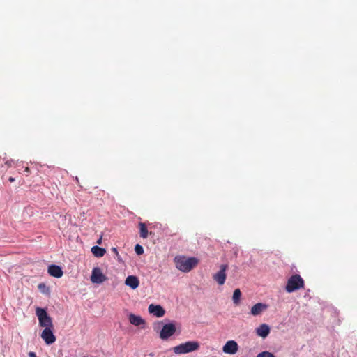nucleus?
<instances>
[{
  "label": "nucleus",
  "mask_w": 357,
  "mask_h": 357,
  "mask_svg": "<svg viewBox=\"0 0 357 357\" xmlns=\"http://www.w3.org/2000/svg\"><path fill=\"white\" fill-rule=\"evenodd\" d=\"M125 284L130 287L132 289H135L139 287V279L135 275H129L125 280Z\"/></svg>",
  "instance_id": "nucleus-14"
},
{
  "label": "nucleus",
  "mask_w": 357,
  "mask_h": 357,
  "mask_svg": "<svg viewBox=\"0 0 357 357\" xmlns=\"http://www.w3.org/2000/svg\"><path fill=\"white\" fill-rule=\"evenodd\" d=\"M241 297V290L239 289H235L234 291V294H233L232 300H233L234 303L236 305H238L240 303Z\"/></svg>",
  "instance_id": "nucleus-18"
},
{
  "label": "nucleus",
  "mask_w": 357,
  "mask_h": 357,
  "mask_svg": "<svg viewBox=\"0 0 357 357\" xmlns=\"http://www.w3.org/2000/svg\"><path fill=\"white\" fill-rule=\"evenodd\" d=\"M176 328L174 322L166 324L160 331V337L163 340H166L172 336L176 333Z\"/></svg>",
  "instance_id": "nucleus-5"
},
{
  "label": "nucleus",
  "mask_w": 357,
  "mask_h": 357,
  "mask_svg": "<svg viewBox=\"0 0 357 357\" xmlns=\"http://www.w3.org/2000/svg\"><path fill=\"white\" fill-rule=\"evenodd\" d=\"M75 179H76L77 183L79 184V179H78V178H77V177H76V178H75Z\"/></svg>",
  "instance_id": "nucleus-27"
},
{
  "label": "nucleus",
  "mask_w": 357,
  "mask_h": 357,
  "mask_svg": "<svg viewBox=\"0 0 357 357\" xmlns=\"http://www.w3.org/2000/svg\"><path fill=\"white\" fill-rule=\"evenodd\" d=\"M267 308H268V305L266 304H264L262 303H258L252 307L250 313L253 316H257V315L261 314Z\"/></svg>",
  "instance_id": "nucleus-12"
},
{
  "label": "nucleus",
  "mask_w": 357,
  "mask_h": 357,
  "mask_svg": "<svg viewBox=\"0 0 357 357\" xmlns=\"http://www.w3.org/2000/svg\"><path fill=\"white\" fill-rule=\"evenodd\" d=\"M107 280L106 275H105L100 268L95 267L92 270L91 275V281L93 283L101 284Z\"/></svg>",
  "instance_id": "nucleus-6"
},
{
  "label": "nucleus",
  "mask_w": 357,
  "mask_h": 357,
  "mask_svg": "<svg viewBox=\"0 0 357 357\" xmlns=\"http://www.w3.org/2000/svg\"><path fill=\"white\" fill-rule=\"evenodd\" d=\"M228 268L227 264H222L220 271L213 275V279L219 285H222L225 282L227 278L226 271Z\"/></svg>",
  "instance_id": "nucleus-7"
},
{
  "label": "nucleus",
  "mask_w": 357,
  "mask_h": 357,
  "mask_svg": "<svg viewBox=\"0 0 357 357\" xmlns=\"http://www.w3.org/2000/svg\"><path fill=\"white\" fill-rule=\"evenodd\" d=\"M135 251L137 255H140L144 253V248L142 245L137 244L135 247Z\"/></svg>",
  "instance_id": "nucleus-19"
},
{
  "label": "nucleus",
  "mask_w": 357,
  "mask_h": 357,
  "mask_svg": "<svg viewBox=\"0 0 357 357\" xmlns=\"http://www.w3.org/2000/svg\"><path fill=\"white\" fill-rule=\"evenodd\" d=\"M257 357H275V356L268 351H263L259 353Z\"/></svg>",
  "instance_id": "nucleus-20"
},
{
  "label": "nucleus",
  "mask_w": 357,
  "mask_h": 357,
  "mask_svg": "<svg viewBox=\"0 0 357 357\" xmlns=\"http://www.w3.org/2000/svg\"><path fill=\"white\" fill-rule=\"evenodd\" d=\"M200 344L197 341H188L173 347V351L176 354H183L197 351Z\"/></svg>",
  "instance_id": "nucleus-2"
},
{
  "label": "nucleus",
  "mask_w": 357,
  "mask_h": 357,
  "mask_svg": "<svg viewBox=\"0 0 357 357\" xmlns=\"http://www.w3.org/2000/svg\"><path fill=\"white\" fill-rule=\"evenodd\" d=\"M256 333L258 336L264 338L270 333V327L266 324H262L256 329Z\"/></svg>",
  "instance_id": "nucleus-15"
},
{
  "label": "nucleus",
  "mask_w": 357,
  "mask_h": 357,
  "mask_svg": "<svg viewBox=\"0 0 357 357\" xmlns=\"http://www.w3.org/2000/svg\"><path fill=\"white\" fill-rule=\"evenodd\" d=\"M29 357H37V356H36V353H34V352H33V351H30V352L29 353Z\"/></svg>",
  "instance_id": "nucleus-23"
},
{
  "label": "nucleus",
  "mask_w": 357,
  "mask_h": 357,
  "mask_svg": "<svg viewBox=\"0 0 357 357\" xmlns=\"http://www.w3.org/2000/svg\"><path fill=\"white\" fill-rule=\"evenodd\" d=\"M139 236L142 238H147L149 236L148 227L146 223L139 222Z\"/></svg>",
  "instance_id": "nucleus-16"
},
{
  "label": "nucleus",
  "mask_w": 357,
  "mask_h": 357,
  "mask_svg": "<svg viewBox=\"0 0 357 357\" xmlns=\"http://www.w3.org/2000/svg\"><path fill=\"white\" fill-rule=\"evenodd\" d=\"M48 273L51 276L59 278L63 275V271L60 266L52 264L48 267Z\"/></svg>",
  "instance_id": "nucleus-13"
},
{
  "label": "nucleus",
  "mask_w": 357,
  "mask_h": 357,
  "mask_svg": "<svg viewBox=\"0 0 357 357\" xmlns=\"http://www.w3.org/2000/svg\"><path fill=\"white\" fill-rule=\"evenodd\" d=\"M54 328H45L41 333V338L47 344H52L56 341V337L53 333Z\"/></svg>",
  "instance_id": "nucleus-8"
},
{
  "label": "nucleus",
  "mask_w": 357,
  "mask_h": 357,
  "mask_svg": "<svg viewBox=\"0 0 357 357\" xmlns=\"http://www.w3.org/2000/svg\"><path fill=\"white\" fill-rule=\"evenodd\" d=\"M129 321L131 324L135 326H141L142 328H145L146 321L142 317L135 315L134 314H130L128 316Z\"/></svg>",
  "instance_id": "nucleus-10"
},
{
  "label": "nucleus",
  "mask_w": 357,
  "mask_h": 357,
  "mask_svg": "<svg viewBox=\"0 0 357 357\" xmlns=\"http://www.w3.org/2000/svg\"><path fill=\"white\" fill-rule=\"evenodd\" d=\"M38 288L41 290L43 292H45L44 289H46V285L44 283H40L38 284Z\"/></svg>",
  "instance_id": "nucleus-21"
},
{
  "label": "nucleus",
  "mask_w": 357,
  "mask_h": 357,
  "mask_svg": "<svg viewBox=\"0 0 357 357\" xmlns=\"http://www.w3.org/2000/svg\"><path fill=\"white\" fill-rule=\"evenodd\" d=\"M304 287V280L300 275L295 274L291 275L287 280L285 290L288 293L294 292Z\"/></svg>",
  "instance_id": "nucleus-3"
},
{
  "label": "nucleus",
  "mask_w": 357,
  "mask_h": 357,
  "mask_svg": "<svg viewBox=\"0 0 357 357\" xmlns=\"http://www.w3.org/2000/svg\"><path fill=\"white\" fill-rule=\"evenodd\" d=\"M198 259L195 257H186L177 256L174 258L176 267L181 271L188 273L198 264Z\"/></svg>",
  "instance_id": "nucleus-1"
},
{
  "label": "nucleus",
  "mask_w": 357,
  "mask_h": 357,
  "mask_svg": "<svg viewBox=\"0 0 357 357\" xmlns=\"http://www.w3.org/2000/svg\"><path fill=\"white\" fill-rule=\"evenodd\" d=\"M8 181H9L10 182H13V181H15V178H13V177H10V178H8Z\"/></svg>",
  "instance_id": "nucleus-25"
},
{
  "label": "nucleus",
  "mask_w": 357,
  "mask_h": 357,
  "mask_svg": "<svg viewBox=\"0 0 357 357\" xmlns=\"http://www.w3.org/2000/svg\"><path fill=\"white\" fill-rule=\"evenodd\" d=\"M238 346L236 341L229 340L222 347V351L225 354H234L238 351Z\"/></svg>",
  "instance_id": "nucleus-9"
},
{
  "label": "nucleus",
  "mask_w": 357,
  "mask_h": 357,
  "mask_svg": "<svg viewBox=\"0 0 357 357\" xmlns=\"http://www.w3.org/2000/svg\"><path fill=\"white\" fill-rule=\"evenodd\" d=\"M112 251L118 257V259H119V255L117 249L116 248H112Z\"/></svg>",
  "instance_id": "nucleus-22"
},
{
  "label": "nucleus",
  "mask_w": 357,
  "mask_h": 357,
  "mask_svg": "<svg viewBox=\"0 0 357 357\" xmlns=\"http://www.w3.org/2000/svg\"><path fill=\"white\" fill-rule=\"evenodd\" d=\"M101 241H102V239H101V238H100L97 241V243L100 244V243H101Z\"/></svg>",
  "instance_id": "nucleus-26"
},
{
  "label": "nucleus",
  "mask_w": 357,
  "mask_h": 357,
  "mask_svg": "<svg viewBox=\"0 0 357 357\" xmlns=\"http://www.w3.org/2000/svg\"><path fill=\"white\" fill-rule=\"evenodd\" d=\"M148 310L149 313L158 318L163 317L165 314V311L163 307L159 305H155L153 304H151L149 306Z\"/></svg>",
  "instance_id": "nucleus-11"
},
{
  "label": "nucleus",
  "mask_w": 357,
  "mask_h": 357,
  "mask_svg": "<svg viewBox=\"0 0 357 357\" xmlns=\"http://www.w3.org/2000/svg\"><path fill=\"white\" fill-rule=\"evenodd\" d=\"M24 172L28 175L31 172V170L29 167H26L24 168Z\"/></svg>",
  "instance_id": "nucleus-24"
},
{
  "label": "nucleus",
  "mask_w": 357,
  "mask_h": 357,
  "mask_svg": "<svg viewBox=\"0 0 357 357\" xmlns=\"http://www.w3.org/2000/svg\"><path fill=\"white\" fill-rule=\"evenodd\" d=\"M36 315L39 321V325L45 328H54L52 318L48 315L45 310L38 307Z\"/></svg>",
  "instance_id": "nucleus-4"
},
{
  "label": "nucleus",
  "mask_w": 357,
  "mask_h": 357,
  "mask_svg": "<svg viewBox=\"0 0 357 357\" xmlns=\"http://www.w3.org/2000/svg\"><path fill=\"white\" fill-rule=\"evenodd\" d=\"M91 252L95 257H101L106 253V250L105 248L95 245L91 248Z\"/></svg>",
  "instance_id": "nucleus-17"
}]
</instances>
